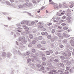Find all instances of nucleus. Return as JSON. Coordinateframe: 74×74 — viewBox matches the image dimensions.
<instances>
[{
    "mask_svg": "<svg viewBox=\"0 0 74 74\" xmlns=\"http://www.w3.org/2000/svg\"><path fill=\"white\" fill-rule=\"evenodd\" d=\"M16 45H19V49H23L25 48V46H23V42H21L20 43V44L19 45L18 44V42H17V41H16Z\"/></svg>",
    "mask_w": 74,
    "mask_h": 74,
    "instance_id": "f257e3e1",
    "label": "nucleus"
},
{
    "mask_svg": "<svg viewBox=\"0 0 74 74\" xmlns=\"http://www.w3.org/2000/svg\"><path fill=\"white\" fill-rule=\"evenodd\" d=\"M21 25L25 24V25H27V26H31L30 23L29 22V21H25V20H23L21 22Z\"/></svg>",
    "mask_w": 74,
    "mask_h": 74,
    "instance_id": "f03ea898",
    "label": "nucleus"
},
{
    "mask_svg": "<svg viewBox=\"0 0 74 74\" xmlns=\"http://www.w3.org/2000/svg\"><path fill=\"white\" fill-rule=\"evenodd\" d=\"M6 55H7V56L8 58H10L11 55H12V54L10 53H8L7 54H6L5 52H3L2 53V56L3 57H5V56H6Z\"/></svg>",
    "mask_w": 74,
    "mask_h": 74,
    "instance_id": "7ed1b4c3",
    "label": "nucleus"
},
{
    "mask_svg": "<svg viewBox=\"0 0 74 74\" xmlns=\"http://www.w3.org/2000/svg\"><path fill=\"white\" fill-rule=\"evenodd\" d=\"M58 71L60 74H69V72L68 71L65 70V73H63V70H59Z\"/></svg>",
    "mask_w": 74,
    "mask_h": 74,
    "instance_id": "20e7f679",
    "label": "nucleus"
},
{
    "mask_svg": "<svg viewBox=\"0 0 74 74\" xmlns=\"http://www.w3.org/2000/svg\"><path fill=\"white\" fill-rule=\"evenodd\" d=\"M25 1L26 2V3H24L23 4V5L24 6H26L27 7V9H29V7H31V6H29V5H28V3H29V0H25Z\"/></svg>",
    "mask_w": 74,
    "mask_h": 74,
    "instance_id": "39448f33",
    "label": "nucleus"
},
{
    "mask_svg": "<svg viewBox=\"0 0 74 74\" xmlns=\"http://www.w3.org/2000/svg\"><path fill=\"white\" fill-rule=\"evenodd\" d=\"M33 58L34 59H32L31 60L32 61V62L33 63H36V61L37 60V55L34 56H33Z\"/></svg>",
    "mask_w": 74,
    "mask_h": 74,
    "instance_id": "423d86ee",
    "label": "nucleus"
},
{
    "mask_svg": "<svg viewBox=\"0 0 74 74\" xmlns=\"http://www.w3.org/2000/svg\"><path fill=\"white\" fill-rule=\"evenodd\" d=\"M40 55V56H45V54H44V52L40 51H38V55L37 56H39L38 55Z\"/></svg>",
    "mask_w": 74,
    "mask_h": 74,
    "instance_id": "0eeeda50",
    "label": "nucleus"
},
{
    "mask_svg": "<svg viewBox=\"0 0 74 74\" xmlns=\"http://www.w3.org/2000/svg\"><path fill=\"white\" fill-rule=\"evenodd\" d=\"M48 67L47 68V71H49V70H51V69H52V66L51 64L49 63L48 64Z\"/></svg>",
    "mask_w": 74,
    "mask_h": 74,
    "instance_id": "6e6552de",
    "label": "nucleus"
},
{
    "mask_svg": "<svg viewBox=\"0 0 74 74\" xmlns=\"http://www.w3.org/2000/svg\"><path fill=\"white\" fill-rule=\"evenodd\" d=\"M54 58L55 59H56L54 60V62H55V63H58V62H59V58L58 57V56H55L54 57Z\"/></svg>",
    "mask_w": 74,
    "mask_h": 74,
    "instance_id": "1a4fd4ad",
    "label": "nucleus"
},
{
    "mask_svg": "<svg viewBox=\"0 0 74 74\" xmlns=\"http://www.w3.org/2000/svg\"><path fill=\"white\" fill-rule=\"evenodd\" d=\"M18 7H19L20 9L26 10V8H26L27 6L23 5H23H20L18 6Z\"/></svg>",
    "mask_w": 74,
    "mask_h": 74,
    "instance_id": "9d476101",
    "label": "nucleus"
},
{
    "mask_svg": "<svg viewBox=\"0 0 74 74\" xmlns=\"http://www.w3.org/2000/svg\"><path fill=\"white\" fill-rule=\"evenodd\" d=\"M25 40H26V38H25V37L23 36L22 38L20 37L18 38V41H21L23 40V41L24 42H25Z\"/></svg>",
    "mask_w": 74,
    "mask_h": 74,
    "instance_id": "9b49d317",
    "label": "nucleus"
},
{
    "mask_svg": "<svg viewBox=\"0 0 74 74\" xmlns=\"http://www.w3.org/2000/svg\"><path fill=\"white\" fill-rule=\"evenodd\" d=\"M62 5L64 6V8H67V5L66 4L65 2L62 3Z\"/></svg>",
    "mask_w": 74,
    "mask_h": 74,
    "instance_id": "f8f14e48",
    "label": "nucleus"
},
{
    "mask_svg": "<svg viewBox=\"0 0 74 74\" xmlns=\"http://www.w3.org/2000/svg\"><path fill=\"white\" fill-rule=\"evenodd\" d=\"M38 24L40 25L38 26V27L39 29H42L43 27V26L41 25L42 24V23L41 22H39L38 23Z\"/></svg>",
    "mask_w": 74,
    "mask_h": 74,
    "instance_id": "ddd939ff",
    "label": "nucleus"
},
{
    "mask_svg": "<svg viewBox=\"0 0 74 74\" xmlns=\"http://www.w3.org/2000/svg\"><path fill=\"white\" fill-rule=\"evenodd\" d=\"M62 54L63 55L66 57V58H67V50L66 51L63 52Z\"/></svg>",
    "mask_w": 74,
    "mask_h": 74,
    "instance_id": "4468645a",
    "label": "nucleus"
},
{
    "mask_svg": "<svg viewBox=\"0 0 74 74\" xmlns=\"http://www.w3.org/2000/svg\"><path fill=\"white\" fill-rule=\"evenodd\" d=\"M62 36H63V37H65V38H68L69 37L68 34L64 32L62 34Z\"/></svg>",
    "mask_w": 74,
    "mask_h": 74,
    "instance_id": "2eb2a0df",
    "label": "nucleus"
},
{
    "mask_svg": "<svg viewBox=\"0 0 74 74\" xmlns=\"http://www.w3.org/2000/svg\"><path fill=\"white\" fill-rule=\"evenodd\" d=\"M62 62L64 63V64H67L69 62L67 60H62Z\"/></svg>",
    "mask_w": 74,
    "mask_h": 74,
    "instance_id": "dca6fc26",
    "label": "nucleus"
},
{
    "mask_svg": "<svg viewBox=\"0 0 74 74\" xmlns=\"http://www.w3.org/2000/svg\"><path fill=\"white\" fill-rule=\"evenodd\" d=\"M66 11H65L64 10H63L61 12V14H58V15H59V16H61V15H64L65 13H66Z\"/></svg>",
    "mask_w": 74,
    "mask_h": 74,
    "instance_id": "f3484780",
    "label": "nucleus"
},
{
    "mask_svg": "<svg viewBox=\"0 0 74 74\" xmlns=\"http://www.w3.org/2000/svg\"><path fill=\"white\" fill-rule=\"evenodd\" d=\"M38 63H39V64H38L37 66L38 67V68H40V67L41 66V61L37 60Z\"/></svg>",
    "mask_w": 74,
    "mask_h": 74,
    "instance_id": "a211bd4d",
    "label": "nucleus"
},
{
    "mask_svg": "<svg viewBox=\"0 0 74 74\" xmlns=\"http://www.w3.org/2000/svg\"><path fill=\"white\" fill-rule=\"evenodd\" d=\"M66 65V64H64L63 63H61L60 64V66L61 67H65Z\"/></svg>",
    "mask_w": 74,
    "mask_h": 74,
    "instance_id": "6ab92c4d",
    "label": "nucleus"
},
{
    "mask_svg": "<svg viewBox=\"0 0 74 74\" xmlns=\"http://www.w3.org/2000/svg\"><path fill=\"white\" fill-rule=\"evenodd\" d=\"M45 69V67H44V66L41 67L40 69H38V70H39V71H41L42 70H44Z\"/></svg>",
    "mask_w": 74,
    "mask_h": 74,
    "instance_id": "aec40b11",
    "label": "nucleus"
},
{
    "mask_svg": "<svg viewBox=\"0 0 74 74\" xmlns=\"http://www.w3.org/2000/svg\"><path fill=\"white\" fill-rule=\"evenodd\" d=\"M60 58L63 60L65 59V56H61L60 57Z\"/></svg>",
    "mask_w": 74,
    "mask_h": 74,
    "instance_id": "412c9836",
    "label": "nucleus"
},
{
    "mask_svg": "<svg viewBox=\"0 0 74 74\" xmlns=\"http://www.w3.org/2000/svg\"><path fill=\"white\" fill-rule=\"evenodd\" d=\"M54 8H58V4L55 3L53 4Z\"/></svg>",
    "mask_w": 74,
    "mask_h": 74,
    "instance_id": "4be33fe9",
    "label": "nucleus"
},
{
    "mask_svg": "<svg viewBox=\"0 0 74 74\" xmlns=\"http://www.w3.org/2000/svg\"><path fill=\"white\" fill-rule=\"evenodd\" d=\"M23 56H24V57H25L26 59H27L28 58H29V56H26V54H25V53H23Z\"/></svg>",
    "mask_w": 74,
    "mask_h": 74,
    "instance_id": "5701e85b",
    "label": "nucleus"
},
{
    "mask_svg": "<svg viewBox=\"0 0 74 74\" xmlns=\"http://www.w3.org/2000/svg\"><path fill=\"white\" fill-rule=\"evenodd\" d=\"M72 46L74 47V40H72L70 42Z\"/></svg>",
    "mask_w": 74,
    "mask_h": 74,
    "instance_id": "b1692460",
    "label": "nucleus"
},
{
    "mask_svg": "<svg viewBox=\"0 0 74 74\" xmlns=\"http://www.w3.org/2000/svg\"><path fill=\"white\" fill-rule=\"evenodd\" d=\"M67 57H68L69 56H70L71 55V53L70 52L68 51L67 50Z\"/></svg>",
    "mask_w": 74,
    "mask_h": 74,
    "instance_id": "393cba45",
    "label": "nucleus"
},
{
    "mask_svg": "<svg viewBox=\"0 0 74 74\" xmlns=\"http://www.w3.org/2000/svg\"><path fill=\"white\" fill-rule=\"evenodd\" d=\"M52 71L53 73H54V74L58 73V72H56V70L53 69L52 70Z\"/></svg>",
    "mask_w": 74,
    "mask_h": 74,
    "instance_id": "a878e982",
    "label": "nucleus"
},
{
    "mask_svg": "<svg viewBox=\"0 0 74 74\" xmlns=\"http://www.w3.org/2000/svg\"><path fill=\"white\" fill-rule=\"evenodd\" d=\"M55 32H56V31L55 29H53L51 31V33L52 34H53V33H55Z\"/></svg>",
    "mask_w": 74,
    "mask_h": 74,
    "instance_id": "bb28decb",
    "label": "nucleus"
},
{
    "mask_svg": "<svg viewBox=\"0 0 74 74\" xmlns=\"http://www.w3.org/2000/svg\"><path fill=\"white\" fill-rule=\"evenodd\" d=\"M42 65H43V66H45L46 65H47V64L45 62H42Z\"/></svg>",
    "mask_w": 74,
    "mask_h": 74,
    "instance_id": "cd10ccee",
    "label": "nucleus"
},
{
    "mask_svg": "<svg viewBox=\"0 0 74 74\" xmlns=\"http://www.w3.org/2000/svg\"><path fill=\"white\" fill-rule=\"evenodd\" d=\"M59 47L60 48H61V49H62V48H63L64 47V46L63 45H59Z\"/></svg>",
    "mask_w": 74,
    "mask_h": 74,
    "instance_id": "c85d7f7f",
    "label": "nucleus"
},
{
    "mask_svg": "<svg viewBox=\"0 0 74 74\" xmlns=\"http://www.w3.org/2000/svg\"><path fill=\"white\" fill-rule=\"evenodd\" d=\"M66 12L70 13L71 12V9L68 8L66 11Z\"/></svg>",
    "mask_w": 74,
    "mask_h": 74,
    "instance_id": "c756f323",
    "label": "nucleus"
},
{
    "mask_svg": "<svg viewBox=\"0 0 74 74\" xmlns=\"http://www.w3.org/2000/svg\"><path fill=\"white\" fill-rule=\"evenodd\" d=\"M66 16L69 17L70 16H71V13H68L66 14Z\"/></svg>",
    "mask_w": 74,
    "mask_h": 74,
    "instance_id": "7c9ffc66",
    "label": "nucleus"
},
{
    "mask_svg": "<svg viewBox=\"0 0 74 74\" xmlns=\"http://www.w3.org/2000/svg\"><path fill=\"white\" fill-rule=\"evenodd\" d=\"M41 43L42 44H46V41L45 40H42L41 42Z\"/></svg>",
    "mask_w": 74,
    "mask_h": 74,
    "instance_id": "2f4dec72",
    "label": "nucleus"
},
{
    "mask_svg": "<svg viewBox=\"0 0 74 74\" xmlns=\"http://www.w3.org/2000/svg\"><path fill=\"white\" fill-rule=\"evenodd\" d=\"M29 37L30 38V39H32L33 38V35L32 34H30L29 35Z\"/></svg>",
    "mask_w": 74,
    "mask_h": 74,
    "instance_id": "473e14b6",
    "label": "nucleus"
},
{
    "mask_svg": "<svg viewBox=\"0 0 74 74\" xmlns=\"http://www.w3.org/2000/svg\"><path fill=\"white\" fill-rule=\"evenodd\" d=\"M32 2L33 3V4H34V5H36V1L35 0H32Z\"/></svg>",
    "mask_w": 74,
    "mask_h": 74,
    "instance_id": "72a5a7b5",
    "label": "nucleus"
},
{
    "mask_svg": "<svg viewBox=\"0 0 74 74\" xmlns=\"http://www.w3.org/2000/svg\"><path fill=\"white\" fill-rule=\"evenodd\" d=\"M47 38L48 39H51L52 36H51V35H48L47 36Z\"/></svg>",
    "mask_w": 74,
    "mask_h": 74,
    "instance_id": "f704fd0d",
    "label": "nucleus"
},
{
    "mask_svg": "<svg viewBox=\"0 0 74 74\" xmlns=\"http://www.w3.org/2000/svg\"><path fill=\"white\" fill-rule=\"evenodd\" d=\"M63 42L64 44H66L67 42V40L66 39H64L63 41Z\"/></svg>",
    "mask_w": 74,
    "mask_h": 74,
    "instance_id": "c9c22d12",
    "label": "nucleus"
},
{
    "mask_svg": "<svg viewBox=\"0 0 74 74\" xmlns=\"http://www.w3.org/2000/svg\"><path fill=\"white\" fill-rule=\"evenodd\" d=\"M42 60H43V61H45L47 60V58H46L45 57H42Z\"/></svg>",
    "mask_w": 74,
    "mask_h": 74,
    "instance_id": "e433bc0d",
    "label": "nucleus"
},
{
    "mask_svg": "<svg viewBox=\"0 0 74 74\" xmlns=\"http://www.w3.org/2000/svg\"><path fill=\"white\" fill-rule=\"evenodd\" d=\"M38 40H42V36H39L38 37Z\"/></svg>",
    "mask_w": 74,
    "mask_h": 74,
    "instance_id": "4c0bfd02",
    "label": "nucleus"
},
{
    "mask_svg": "<svg viewBox=\"0 0 74 74\" xmlns=\"http://www.w3.org/2000/svg\"><path fill=\"white\" fill-rule=\"evenodd\" d=\"M69 4H71L72 5H74V2L71 1V2H69Z\"/></svg>",
    "mask_w": 74,
    "mask_h": 74,
    "instance_id": "58836bf2",
    "label": "nucleus"
},
{
    "mask_svg": "<svg viewBox=\"0 0 74 74\" xmlns=\"http://www.w3.org/2000/svg\"><path fill=\"white\" fill-rule=\"evenodd\" d=\"M69 47H70V44H68L66 45V48L67 49H68V48H69Z\"/></svg>",
    "mask_w": 74,
    "mask_h": 74,
    "instance_id": "ea45409f",
    "label": "nucleus"
},
{
    "mask_svg": "<svg viewBox=\"0 0 74 74\" xmlns=\"http://www.w3.org/2000/svg\"><path fill=\"white\" fill-rule=\"evenodd\" d=\"M5 3L7 5H11L10 3L8 1H6Z\"/></svg>",
    "mask_w": 74,
    "mask_h": 74,
    "instance_id": "a19ab883",
    "label": "nucleus"
},
{
    "mask_svg": "<svg viewBox=\"0 0 74 74\" xmlns=\"http://www.w3.org/2000/svg\"><path fill=\"white\" fill-rule=\"evenodd\" d=\"M56 20L58 22H59V21L60 20V18L59 17H58L56 18Z\"/></svg>",
    "mask_w": 74,
    "mask_h": 74,
    "instance_id": "79ce46f5",
    "label": "nucleus"
},
{
    "mask_svg": "<svg viewBox=\"0 0 74 74\" xmlns=\"http://www.w3.org/2000/svg\"><path fill=\"white\" fill-rule=\"evenodd\" d=\"M31 60L30 59V58H29V59H27V63H29V62H30V61H31Z\"/></svg>",
    "mask_w": 74,
    "mask_h": 74,
    "instance_id": "37998d69",
    "label": "nucleus"
},
{
    "mask_svg": "<svg viewBox=\"0 0 74 74\" xmlns=\"http://www.w3.org/2000/svg\"><path fill=\"white\" fill-rule=\"evenodd\" d=\"M46 55H50V53L49 51H47L46 52Z\"/></svg>",
    "mask_w": 74,
    "mask_h": 74,
    "instance_id": "c03bdc74",
    "label": "nucleus"
},
{
    "mask_svg": "<svg viewBox=\"0 0 74 74\" xmlns=\"http://www.w3.org/2000/svg\"><path fill=\"white\" fill-rule=\"evenodd\" d=\"M71 17L70 16H69L68 17H67L66 19L67 20H68V21H70V19H71Z\"/></svg>",
    "mask_w": 74,
    "mask_h": 74,
    "instance_id": "a18cd8bd",
    "label": "nucleus"
},
{
    "mask_svg": "<svg viewBox=\"0 0 74 74\" xmlns=\"http://www.w3.org/2000/svg\"><path fill=\"white\" fill-rule=\"evenodd\" d=\"M66 23H62L61 24V25L62 26H65L66 25Z\"/></svg>",
    "mask_w": 74,
    "mask_h": 74,
    "instance_id": "49530a36",
    "label": "nucleus"
},
{
    "mask_svg": "<svg viewBox=\"0 0 74 74\" xmlns=\"http://www.w3.org/2000/svg\"><path fill=\"white\" fill-rule=\"evenodd\" d=\"M55 38H52L51 39V42H54V41H55Z\"/></svg>",
    "mask_w": 74,
    "mask_h": 74,
    "instance_id": "de8ad7c7",
    "label": "nucleus"
},
{
    "mask_svg": "<svg viewBox=\"0 0 74 74\" xmlns=\"http://www.w3.org/2000/svg\"><path fill=\"white\" fill-rule=\"evenodd\" d=\"M70 62L71 63H74V60H73V59H71L70 60Z\"/></svg>",
    "mask_w": 74,
    "mask_h": 74,
    "instance_id": "09e8293b",
    "label": "nucleus"
},
{
    "mask_svg": "<svg viewBox=\"0 0 74 74\" xmlns=\"http://www.w3.org/2000/svg\"><path fill=\"white\" fill-rule=\"evenodd\" d=\"M63 29H64V30H67V29H68V28L67 27H64L63 28Z\"/></svg>",
    "mask_w": 74,
    "mask_h": 74,
    "instance_id": "8fccbe9b",
    "label": "nucleus"
},
{
    "mask_svg": "<svg viewBox=\"0 0 74 74\" xmlns=\"http://www.w3.org/2000/svg\"><path fill=\"white\" fill-rule=\"evenodd\" d=\"M16 29H17V30H21L22 29L20 27H18V28H16Z\"/></svg>",
    "mask_w": 74,
    "mask_h": 74,
    "instance_id": "3c124183",
    "label": "nucleus"
},
{
    "mask_svg": "<svg viewBox=\"0 0 74 74\" xmlns=\"http://www.w3.org/2000/svg\"><path fill=\"white\" fill-rule=\"evenodd\" d=\"M36 42H37V41L35 40L33 41L32 42V43L33 44H36Z\"/></svg>",
    "mask_w": 74,
    "mask_h": 74,
    "instance_id": "603ef678",
    "label": "nucleus"
},
{
    "mask_svg": "<svg viewBox=\"0 0 74 74\" xmlns=\"http://www.w3.org/2000/svg\"><path fill=\"white\" fill-rule=\"evenodd\" d=\"M55 43H53L51 45V47L52 48H53L55 47Z\"/></svg>",
    "mask_w": 74,
    "mask_h": 74,
    "instance_id": "864d4df0",
    "label": "nucleus"
},
{
    "mask_svg": "<svg viewBox=\"0 0 74 74\" xmlns=\"http://www.w3.org/2000/svg\"><path fill=\"white\" fill-rule=\"evenodd\" d=\"M57 35L59 37L61 36V34L60 33L58 32L57 33Z\"/></svg>",
    "mask_w": 74,
    "mask_h": 74,
    "instance_id": "5fc2aeb1",
    "label": "nucleus"
},
{
    "mask_svg": "<svg viewBox=\"0 0 74 74\" xmlns=\"http://www.w3.org/2000/svg\"><path fill=\"white\" fill-rule=\"evenodd\" d=\"M29 47H32V44L30 43L28 45Z\"/></svg>",
    "mask_w": 74,
    "mask_h": 74,
    "instance_id": "6e6d98bb",
    "label": "nucleus"
},
{
    "mask_svg": "<svg viewBox=\"0 0 74 74\" xmlns=\"http://www.w3.org/2000/svg\"><path fill=\"white\" fill-rule=\"evenodd\" d=\"M41 10H42V9H39L38 11H37L38 13H40V11H41Z\"/></svg>",
    "mask_w": 74,
    "mask_h": 74,
    "instance_id": "4d7b16f0",
    "label": "nucleus"
},
{
    "mask_svg": "<svg viewBox=\"0 0 74 74\" xmlns=\"http://www.w3.org/2000/svg\"><path fill=\"white\" fill-rule=\"evenodd\" d=\"M48 35V33L47 32H45V36H47Z\"/></svg>",
    "mask_w": 74,
    "mask_h": 74,
    "instance_id": "13d9d810",
    "label": "nucleus"
},
{
    "mask_svg": "<svg viewBox=\"0 0 74 74\" xmlns=\"http://www.w3.org/2000/svg\"><path fill=\"white\" fill-rule=\"evenodd\" d=\"M59 38L60 40H62V39H63V37L61 36H59Z\"/></svg>",
    "mask_w": 74,
    "mask_h": 74,
    "instance_id": "bf43d9fd",
    "label": "nucleus"
},
{
    "mask_svg": "<svg viewBox=\"0 0 74 74\" xmlns=\"http://www.w3.org/2000/svg\"><path fill=\"white\" fill-rule=\"evenodd\" d=\"M66 69L67 70H69L70 69V68L69 67L66 66Z\"/></svg>",
    "mask_w": 74,
    "mask_h": 74,
    "instance_id": "052dcab7",
    "label": "nucleus"
},
{
    "mask_svg": "<svg viewBox=\"0 0 74 74\" xmlns=\"http://www.w3.org/2000/svg\"><path fill=\"white\" fill-rule=\"evenodd\" d=\"M34 23H35V22H34L32 21L31 23V24H30V26H32V25H34Z\"/></svg>",
    "mask_w": 74,
    "mask_h": 74,
    "instance_id": "680f3d73",
    "label": "nucleus"
},
{
    "mask_svg": "<svg viewBox=\"0 0 74 74\" xmlns=\"http://www.w3.org/2000/svg\"><path fill=\"white\" fill-rule=\"evenodd\" d=\"M65 21L63 20H62L60 21L59 23H62V22H65Z\"/></svg>",
    "mask_w": 74,
    "mask_h": 74,
    "instance_id": "e2e57ef3",
    "label": "nucleus"
},
{
    "mask_svg": "<svg viewBox=\"0 0 74 74\" xmlns=\"http://www.w3.org/2000/svg\"><path fill=\"white\" fill-rule=\"evenodd\" d=\"M37 47L38 48H41V45H37Z\"/></svg>",
    "mask_w": 74,
    "mask_h": 74,
    "instance_id": "0e129e2a",
    "label": "nucleus"
},
{
    "mask_svg": "<svg viewBox=\"0 0 74 74\" xmlns=\"http://www.w3.org/2000/svg\"><path fill=\"white\" fill-rule=\"evenodd\" d=\"M50 53H53V51L52 50H50L49 51Z\"/></svg>",
    "mask_w": 74,
    "mask_h": 74,
    "instance_id": "69168bd1",
    "label": "nucleus"
},
{
    "mask_svg": "<svg viewBox=\"0 0 74 74\" xmlns=\"http://www.w3.org/2000/svg\"><path fill=\"white\" fill-rule=\"evenodd\" d=\"M26 53V55H27V56H28V55H29L30 54V52L29 51L27 52Z\"/></svg>",
    "mask_w": 74,
    "mask_h": 74,
    "instance_id": "338daca9",
    "label": "nucleus"
},
{
    "mask_svg": "<svg viewBox=\"0 0 74 74\" xmlns=\"http://www.w3.org/2000/svg\"><path fill=\"white\" fill-rule=\"evenodd\" d=\"M45 49H46V48L44 47H43L41 48V50H42V51H44V50H45Z\"/></svg>",
    "mask_w": 74,
    "mask_h": 74,
    "instance_id": "774afa93",
    "label": "nucleus"
}]
</instances>
